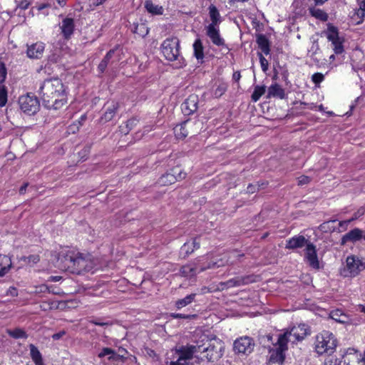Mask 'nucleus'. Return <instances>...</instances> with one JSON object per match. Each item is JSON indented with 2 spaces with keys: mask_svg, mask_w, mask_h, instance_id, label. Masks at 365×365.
I'll return each mask as SVG.
<instances>
[{
  "mask_svg": "<svg viewBox=\"0 0 365 365\" xmlns=\"http://www.w3.org/2000/svg\"><path fill=\"white\" fill-rule=\"evenodd\" d=\"M40 93L48 109L58 110L67 102L64 86L59 78L45 80L40 87Z\"/></svg>",
  "mask_w": 365,
  "mask_h": 365,
  "instance_id": "1",
  "label": "nucleus"
},
{
  "mask_svg": "<svg viewBox=\"0 0 365 365\" xmlns=\"http://www.w3.org/2000/svg\"><path fill=\"white\" fill-rule=\"evenodd\" d=\"M64 258L66 266L72 273L80 274L83 272H89L94 266L90 257L84 256L79 252L69 251Z\"/></svg>",
  "mask_w": 365,
  "mask_h": 365,
  "instance_id": "2",
  "label": "nucleus"
},
{
  "mask_svg": "<svg viewBox=\"0 0 365 365\" xmlns=\"http://www.w3.org/2000/svg\"><path fill=\"white\" fill-rule=\"evenodd\" d=\"M180 41L176 37L168 38L161 44V51L168 61H176V67L182 68L186 65L185 61L180 55Z\"/></svg>",
  "mask_w": 365,
  "mask_h": 365,
  "instance_id": "3",
  "label": "nucleus"
},
{
  "mask_svg": "<svg viewBox=\"0 0 365 365\" xmlns=\"http://www.w3.org/2000/svg\"><path fill=\"white\" fill-rule=\"evenodd\" d=\"M203 128L202 122L200 120H187L174 128L177 138L184 139L188 135H195Z\"/></svg>",
  "mask_w": 365,
  "mask_h": 365,
  "instance_id": "4",
  "label": "nucleus"
},
{
  "mask_svg": "<svg viewBox=\"0 0 365 365\" xmlns=\"http://www.w3.org/2000/svg\"><path fill=\"white\" fill-rule=\"evenodd\" d=\"M365 269V262L359 257L350 255L346 257V265L339 270L340 275L344 278H352Z\"/></svg>",
  "mask_w": 365,
  "mask_h": 365,
  "instance_id": "5",
  "label": "nucleus"
},
{
  "mask_svg": "<svg viewBox=\"0 0 365 365\" xmlns=\"http://www.w3.org/2000/svg\"><path fill=\"white\" fill-rule=\"evenodd\" d=\"M311 333L309 327L305 324L294 326L290 330L279 334L277 342H294L303 341Z\"/></svg>",
  "mask_w": 365,
  "mask_h": 365,
  "instance_id": "6",
  "label": "nucleus"
},
{
  "mask_svg": "<svg viewBox=\"0 0 365 365\" xmlns=\"http://www.w3.org/2000/svg\"><path fill=\"white\" fill-rule=\"evenodd\" d=\"M197 353L194 356L202 360L207 359L208 361L218 360L222 356V347L218 349L211 344H202L196 346Z\"/></svg>",
  "mask_w": 365,
  "mask_h": 365,
  "instance_id": "7",
  "label": "nucleus"
},
{
  "mask_svg": "<svg viewBox=\"0 0 365 365\" xmlns=\"http://www.w3.org/2000/svg\"><path fill=\"white\" fill-rule=\"evenodd\" d=\"M21 110L28 115L35 114L39 109V101L34 96H22L19 99Z\"/></svg>",
  "mask_w": 365,
  "mask_h": 365,
  "instance_id": "8",
  "label": "nucleus"
},
{
  "mask_svg": "<svg viewBox=\"0 0 365 365\" xmlns=\"http://www.w3.org/2000/svg\"><path fill=\"white\" fill-rule=\"evenodd\" d=\"M243 256L244 254H240L237 251H232L227 257L225 256L224 258H221L217 262H209L206 267H200L199 272H203L207 269L235 264L239 261L240 258Z\"/></svg>",
  "mask_w": 365,
  "mask_h": 365,
  "instance_id": "9",
  "label": "nucleus"
},
{
  "mask_svg": "<svg viewBox=\"0 0 365 365\" xmlns=\"http://www.w3.org/2000/svg\"><path fill=\"white\" fill-rule=\"evenodd\" d=\"M327 37L331 42L334 53L337 55L341 54L344 51L343 40L339 37L337 28L331 24H328Z\"/></svg>",
  "mask_w": 365,
  "mask_h": 365,
  "instance_id": "10",
  "label": "nucleus"
},
{
  "mask_svg": "<svg viewBox=\"0 0 365 365\" xmlns=\"http://www.w3.org/2000/svg\"><path fill=\"white\" fill-rule=\"evenodd\" d=\"M186 173L182 172L179 167L171 169L169 172L163 175L158 180V183L163 186H167L175 183L177 180L185 178Z\"/></svg>",
  "mask_w": 365,
  "mask_h": 365,
  "instance_id": "11",
  "label": "nucleus"
},
{
  "mask_svg": "<svg viewBox=\"0 0 365 365\" xmlns=\"http://www.w3.org/2000/svg\"><path fill=\"white\" fill-rule=\"evenodd\" d=\"M253 282L251 276L237 277L230 279L226 282H222L219 284L218 289L224 290L226 289L240 287L242 285L248 284Z\"/></svg>",
  "mask_w": 365,
  "mask_h": 365,
  "instance_id": "12",
  "label": "nucleus"
},
{
  "mask_svg": "<svg viewBox=\"0 0 365 365\" xmlns=\"http://www.w3.org/2000/svg\"><path fill=\"white\" fill-rule=\"evenodd\" d=\"M279 345L274 349L269 350V362L272 364H283L285 359V351L287 350V344H277Z\"/></svg>",
  "mask_w": 365,
  "mask_h": 365,
  "instance_id": "13",
  "label": "nucleus"
},
{
  "mask_svg": "<svg viewBox=\"0 0 365 365\" xmlns=\"http://www.w3.org/2000/svg\"><path fill=\"white\" fill-rule=\"evenodd\" d=\"M120 50L116 47L113 49L110 50L103 59L101 61L98 65V70L101 73H103L108 66V64L110 62H117L120 60Z\"/></svg>",
  "mask_w": 365,
  "mask_h": 365,
  "instance_id": "14",
  "label": "nucleus"
},
{
  "mask_svg": "<svg viewBox=\"0 0 365 365\" xmlns=\"http://www.w3.org/2000/svg\"><path fill=\"white\" fill-rule=\"evenodd\" d=\"M305 256L309 264L314 269H319V262L318 260L316 247L309 242L305 249Z\"/></svg>",
  "mask_w": 365,
  "mask_h": 365,
  "instance_id": "15",
  "label": "nucleus"
},
{
  "mask_svg": "<svg viewBox=\"0 0 365 365\" xmlns=\"http://www.w3.org/2000/svg\"><path fill=\"white\" fill-rule=\"evenodd\" d=\"M45 44L42 42H36L27 45L26 56L31 59H39L44 53Z\"/></svg>",
  "mask_w": 365,
  "mask_h": 365,
  "instance_id": "16",
  "label": "nucleus"
},
{
  "mask_svg": "<svg viewBox=\"0 0 365 365\" xmlns=\"http://www.w3.org/2000/svg\"><path fill=\"white\" fill-rule=\"evenodd\" d=\"M361 239L364 240L363 230L359 228H354L343 235L341 240V245H345L349 242L354 243Z\"/></svg>",
  "mask_w": 365,
  "mask_h": 365,
  "instance_id": "17",
  "label": "nucleus"
},
{
  "mask_svg": "<svg viewBox=\"0 0 365 365\" xmlns=\"http://www.w3.org/2000/svg\"><path fill=\"white\" fill-rule=\"evenodd\" d=\"M198 96L195 94L190 95L182 104V110L185 115H190L195 113L198 107Z\"/></svg>",
  "mask_w": 365,
  "mask_h": 365,
  "instance_id": "18",
  "label": "nucleus"
},
{
  "mask_svg": "<svg viewBox=\"0 0 365 365\" xmlns=\"http://www.w3.org/2000/svg\"><path fill=\"white\" fill-rule=\"evenodd\" d=\"M206 34L213 44L221 46L225 45V40L220 36V30L217 26L208 25L206 26Z\"/></svg>",
  "mask_w": 365,
  "mask_h": 365,
  "instance_id": "19",
  "label": "nucleus"
},
{
  "mask_svg": "<svg viewBox=\"0 0 365 365\" xmlns=\"http://www.w3.org/2000/svg\"><path fill=\"white\" fill-rule=\"evenodd\" d=\"M346 354L349 356L346 359H344V363L346 365H364V361L361 354L359 353L354 349H349Z\"/></svg>",
  "mask_w": 365,
  "mask_h": 365,
  "instance_id": "20",
  "label": "nucleus"
},
{
  "mask_svg": "<svg viewBox=\"0 0 365 365\" xmlns=\"http://www.w3.org/2000/svg\"><path fill=\"white\" fill-rule=\"evenodd\" d=\"M309 243V241L307 240L303 235H297L287 241L285 248L289 250H295L297 248L307 247V245Z\"/></svg>",
  "mask_w": 365,
  "mask_h": 365,
  "instance_id": "21",
  "label": "nucleus"
},
{
  "mask_svg": "<svg viewBox=\"0 0 365 365\" xmlns=\"http://www.w3.org/2000/svg\"><path fill=\"white\" fill-rule=\"evenodd\" d=\"M199 247L200 242L197 240V238H192L190 241L184 243L181 247L180 253L181 255L184 254V257H186L192 253L195 250H197Z\"/></svg>",
  "mask_w": 365,
  "mask_h": 365,
  "instance_id": "22",
  "label": "nucleus"
},
{
  "mask_svg": "<svg viewBox=\"0 0 365 365\" xmlns=\"http://www.w3.org/2000/svg\"><path fill=\"white\" fill-rule=\"evenodd\" d=\"M74 21L72 18H66L62 21L61 29L65 38H69L74 31Z\"/></svg>",
  "mask_w": 365,
  "mask_h": 365,
  "instance_id": "23",
  "label": "nucleus"
},
{
  "mask_svg": "<svg viewBox=\"0 0 365 365\" xmlns=\"http://www.w3.org/2000/svg\"><path fill=\"white\" fill-rule=\"evenodd\" d=\"M316 344L315 350L319 355H331L336 350V344Z\"/></svg>",
  "mask_w": 365,
  "mask_h": 365,
  "instance_id": "24",
  "label": "nucleus"
},
{
  "mask_svg": "<svg viewBox=\"0 0 365 365\" xmlns=\"http://www.w3.org/2000/svg\"><path fill=\"white\" fill-rule=\"evenodd\" d=\"M131 31L135 34L138 37L143 38L145 37L149 32V29L146 24L140 21V22L133 23L130 26Z\"/></svg>",
  "mask_w": 365,
  "mask_h": 365,
  "instance_id": "25",
  "label": "nucleus"
},
{
  "mask_svg": "<svg viewBox=\"0 0 365 365\" xmlns=\"http://www.w3.org/2000/svg\"><path fill=\"white\" fill-rule=\"evenodd\" d=\"M267 97L268 98L274 97L283 99L285 98V92L281 86L277 83H274L269 87Z\"/></svg>",
  "mask_w": 365,
  "mask_h": 365,
  "instance_id": "26",
  "label": "nucleus"
},
{
  "mask_svg": "<svg viewBox=\"0 0 365 365\" xmlns=\"http://www.w3.org/2000/svg\"><path fill=\"white\" fill-rule=\"evenodd\" d=\"M255 344H233V350L237 354L248 355L253 351Z\"/></svg>",
  "mask_w": 365,
  "mask_h": 365,
  "instance_id": "27",
  "label": "nucleus"
},
{
  "mask_svg": "<svg viewBox=\"0 0 365 365\" xmlns=\"http://www.w3.org/2000/svg\"><path fill=\"white\" fill-rule=\"evenodd\" d=\"M256 41L262 52L265 55H268L270 52V46L268 38L264 34H258Z\"/></svg>",
  "mask_w": 365,
  "mask_h": 365,
  "instance_id": "28",
  "label": "nucleus"
},
{
  "mask_svg": "<svg viewBox=\"0 0 365 365\" xmlns=\"http://www.w3.org/2000/svg\"><path fill=\"white\" fill-rule=\"evenodd\" d=\"M209 15L211 20V23L209 25L213 26H217L221 22V16L217 7L211 4L209 8Z\"/></svg>",
  "mask_w": 365,
  "mask_h": 365,
  "instance_id": "29",
  "label": "nucleus"
},
{
  "mask_svg": "<svg viewBox=\"0 0 365 365\" xmlns=\"http://www.w3.org/2000/svg\"><path fill=\"white\" fill-rule=\"evenodd\" d=\"M118 109V103L116 102H112L106 108V110L101 119L105 122H108L113 119L117 110Z\"/></svg>",
  "mask_w": 365,
  "mask_h": 365,
  "instance_id": "30",
  "label": "nucleus"
},
{
  "mask_svg": "<svg viewBox=\"0 0 365 365\" xmlns=\"http://www.w3.org/2000/svg\"><path fill=\"white\" fill-rule=\"evenodd\" d=\"M12 265L11 259L6 255H0V277L6 274Z\"/></svg>",
  "mask_w": 365,
  "mask_h": 365,
  "instance_id": "31",
  "label": "nucleus"
},
{
  "mask_svg": "<svg viewBox=\"0 0 365 365\" xmlns=\"http://www.w3.org/2000/svg\"><path fill=\"white\" fill-rule=\"evenodd\" d=\"M115 321L110 319L108 317H92L89 320V323L100 326L106 329L114 324Z\"/></svg>",
  "mask_w": 365,
  "mask_h": 365,
  "instance_id": "32",
  "label": "nucleus"
},
{
  "mask_svg": "<svg viewBox=\"0 0 365 365\" xmlns=\"http://www.w3.org/2000/svg\"><path fill=\"white\" fill-rule=\"evenodd\" d=\"M30 354L36 365H43L41 354L33 344H30Z\"/></svg>",
  "mask_w": 365,
  "mask_h": 365,
  "instance_id": "33",
  "label": "nucleus"
},
{
  "mask_svg": "<svg viewBox=\"0 0 365 365\" xmlns=\"http://www.w3.org/2000/svg\"><path fill=\"white\" fill-rule=\"evenodd\" d=\"M309 12L312 16L319 19L322 21H327L328 20V14L320 9H317L315 7H310L309 9Z\"/></svg>",
  "mask_w": 365,
  "mask_h": 365,
  "instance_id": "34",
  "label": "nucleus"
},
{
  "mask_svg": "<svg viewBox=\"0 0 365 365\" xmlns=\"http://www.w3.org/2000/svg\"><path fill=\"white\" fill-rule=\"evenodd\" d=\"M199 268L200 267L197 266L186 264L180 268V272L182 276L191 277L196 275L197 271H199Z\"/></svg>",
  "mask_w": 365,
  "mask_h": 365,
  "instance_id": "35",
  "label": "nucleus"
},
{
  "mask_svg": "<svg viewBox=\"0 0 365 365\" xmlns=\"http://www.w3.org/2000/svg\"><path fill=\"white\" fill-rule=\"evenodd\" d=\"M193 50H194V56L199 61L204 58V48L202 46V43L200 38H197L195 41L193 43Z\"/></svg>",
  "mask_w": 365,
  "mask_h": 365,
  "instance_id": "36",
  "label": "nucleus"
},
{
  "mask_svg": "<svg viewBox=\"0 0 365 365\" xmlns=\"http://www.w3.org/2000/svg\"><path fill=\"white\" fill-rule=\"evenodd\" d=\"M336 339L334 335L329 331L324 330L317 336V341L318 342H335Z\"/></svg>",
  "mask_w": 365,
  "mask_h": 365,
  "instance_id": "37",
  "label": "nucleus"
},
{
  "mask_svg": "<svg viewBox=\"0 0 365 365\" xmlns=\"http://www.w3.org/2000/svg\"><path fill=\"white\" fill-rule=\"evenodd\" d=\"M145 7L152 14L160 15L163 12L162 6L154 4L151 1H145Z\"/></svg>",
  "mask_w": 365,
  "mask_h": 365,
  "instance_id": "38",
  "label": "nucleus"
},
{
  "mask_svg": "<svg viewBox=\"0 0 365 365\" xmlns=\"http://www.w3.org/2000/svg\"><path fill=\"white\" fill-rule=\"evenodd\" d=\"M196 294H190L186 296L185 298L178 300L175 302V306L178 309H181L188 304H190L192 302L195 300Z\"/></svg>",
  "mask_w": 365,
  "mask_h": 365,
  "instance_id": "39",
  "label": "nucleus"
},
{
  "mask_svg": "<svg viewBox=\"0 0 365 365\" xmlns=\"http://www.w3.org/2000/svg\"><path fill=\"white\" fill-rule=\"evenodd\" d=\"M7 333L10 336L15 339H26L27 338L26 333L23 329L19 328H16L14 329H9L7 330Z\"/></svg>",
  "mask_w": 365,
  "mask_h": 365,
  "instance_id": "40",
  "label": "nucleus"
},
{
  "mask_svg": "<svg viewBox=\"0 0 365 365\" xmlns=\"http://www.w3.org/2000/svg\"><path fill=\"white\" fill-rule=\"evenodd\" d=\"M266 91V86H256L255 87L254 91L252 94V100L254 102H257L259 101L260 97L264 94Z\"/></svg>",
  "mask_w": 365,
  "mask_h": 365,
  "instance_id": "41",
  "label": "nucleus"
},
{
  "mask_svg": "<svg viewBox=\"0 0 365 365\" xmlns=\"http://www.w3.org/2000/svg\"><path fill=\"white\" fill-rule=\"evenodd\" d=\"M331 317L336 322L345 323L347 319L346 315L343 314L340 310H335L331 312Z\"/></svg>",
  "mask_w": 365,
  "mask_h": 365,
  "instance_id": "42",
  "label": "nucleus"
},
{
  "mask_svg": "<svg viewBox=\"0 0 365 365\" xmlns=\"http://www.w3.org/2000/svg\"><path fill=\"white\" fill-rule=\"evenodd\" d=\"M106 356H108V359H115L116 356H118V355L115 354L114 351L110 348H104L99 354L98 357L102 358Z\"/></svg>",
  "mask_w": 365,
  "mask_h": 365,
  "instance_id": "43",
  "label": "nucleus"
},
{
  "mask_svg": "<svg viewBox=\"0 0 365 365\" xmlns=\"http://www.w3.org/2000/svg\"><path fill=\"white\" fill-rule=\"evenodd\" d=\"M7 102V89L4 85L0 84V107H3Z\"/></svg>",
  "mask_w": 365,
  "mask_h": 365,
  "instance_id": "44",
  "label": "nucleus"
},
{
  "mask_svg": "<svg viewBox=\"0 0 365 365\" xmlns=\"http://www.w3.org/2000/svg\"><path fill=\"white\" fill-rule=\"evenodd\" d=\"M21 260H22L25 264H36L39 261L38 255H30L29 257H21Z\"/></svg>",
  "mask_w": 365,
  "mask_h": 365,
  "instance_id": "45",
  "label": "nucleus"
},
{
  "mask_svg": "<svg viewBox=\"0 0 365 365\" xmlns=\"http://www.w3.org/2000/svg\"><path fill=\"white\" fill-rule=\"evenodd\" d=\"M324 79V76L321 73H315L312 76V81L316 86L319 85L321 82H322Z\"/></svg>",
  "mask_w": 365,
  "mask_h": 365,
  "instance_id": "46",
  "label": "nucleus"
},
{
  "mask_svg": "<svg viewBox=\"0 0 365 365\" xmlns=\"http://www.w3.org/2000/svg\"><path fill=\"white\" fill-rule=\"evenodd\" d=\"M216 339V336L212 334H210V333H207V334H203L201 336H200V342H208V341H211L212 340H215Z\"/></svg>",
  "mask_w": 365,
  "mask_h": 365,
  "instance_id": "47",
  "label": "nucleus"
},
{
  "mask_svg": "<svg viewBox=\"0 0 365 365\" xmlns=\"http://www.w3.org/2000/svg\"><path fill=\"white\" fill-rule=\"evenodd\" d=\"M259 62L261 64V67L263 71H267L268 69V61L263 56V55L261 53H258Z\"/></svg>",
  "mask_w": 365,
  "mask_h": 365,
  "instance_id": "48",
  "label": "nucleus"
},
{
  "mask_svg": "<svg viewBox=\"0 0 365 365\" xmlns=\"http://www.w3.org/2000/svg\"><path fill=\"white\" fill-rule=\"evenodd\" d=\"M6 69L4 63L0 64V84H1L6 79Z\"/></svg>",
  "mask_w": 365,
  "mask_h": 365,
  "instance_id": "49",
  "label": "nucleus"
},
{
  "mask_svg": "<svg viewBox=\"0 0 365 365\" xmlns=\"http://www.w3.org/2000/svg\"><path fill=\"white\" fill-rule=\"evenodd\" d=\"M364 212H365V208L361 207L356 212H355L354 213L352 217L349 220H351V222H352L355 220H357L359 217L362 216L364 214Z\"/></svg>",
  "mask_w": 365,
  "mask_h": 365,
  "instance_id": "50",
  "label": "nucleus"
},
{
  "mask_svg": "<svg viewBox=\"0 0 365 365\" xmlns=\"http://www.w3.org/2000/svg\"><path fill=\"white\" fill-rule=\"evenodd\" d=\"M356 14L361 19H363L365 16V0L361 1L359 3V9L358 10Z\"/></svg>",
  "mask_w": 365,
  "mask_h": 365,
  "instance_id": "51",
  "label": "nucleus"
},
{
  "mask_svg": "<svg viewBox=\"0 0 365 365\" xmlns=\"http://www.w3.org/2000/svg\"><path fill=\"white\" fill-rule=\"evenodd\" d=\"M311 181V178L306 175H302L299 178H298V185H304Z\"/></svg>",
  "mask_w": 365,
  "mask_h": 365,
  "instance_id": "52",
  "label": "nucleus"
},
{
  "mask_svg": "<svg viewBox=\"0 0 365 365\" xmlns=\"http://www.w3.org/2000/svg\"><path fill=\"white\" fill-rule=\"evenodd\" d=\"M351 222L350 220L340 221L339 222V232H344L346 230L348 225Z\"/></svg>",
  "mask_w": 365,
  "mask_h": 365,
  "instance_id": "53",
  "label": "nucleus"
},
{
  "mask_svg": "<svg viewBox=\"0 0 365 365\" xmlns=\"http://www.w3.org/2000/svg\"><path fill=\"white\" fill-rule=\"evenodd\" d=\"M171 316H172V317H173L175 319H178V318H180V319H191V318H195V314L189 315V314H176V313L172 314Z\"/></svg>",
  "mask_w": 365,
  "mask_h": 365,
  "instance_id": "54",
  "label": "nucleus"
},
{
  "mask_svg": "<svg viewBox=\"0 0 365 365\" xmlns=\"http://www.w3.org/2000/svg\"><path fill=\"white\" fill-rule=\"evenodd\" d=\"M135 121H136L135 119L128 120L126 122V130H123L122 132H123L125 134L128 133L129 130H130L132 128L133 125L135 124Z\"/></svg>",
  "mask_w": 365,
  "mask_h": 365,
  "instance_id": "55",
  "label": "nucleus"
},
{
  "mask_svg": "<svg viewBox=\"0 0 365 365\" xmlns=\"http://www.w3.org/2000/svg\"><path fill=\"white\" fill-rule=\"evenodd\" d=\"M66 334V331H60L58 333H56V334H53L51 336L52 339L53 341H57V340H60V339H63V336H64Z\"/></svg>",
  "mask_w": 365,
  "mask_h": 365,
  "instance_id": "56",
  "label": "nucleus"
},
{
  "mask_svg": "<svg viewBox=\"0 0 365 365\" xmlns=\"http://www.w3.org/2000/svg\"><path fill=\"white\" fill-rule=\"evenodd\" d=\"M258 190H259L258 185L250 184L247 188V192H249V193H254V192H257Z\"/></svg>",
  "mask_w": 365,
  "mask_h": 365,
  "instance_id": "57",
  "label": "nucleus"
},
{
  "mask_svg": "<svg viewBox=\"0 0 365 365\" xmlns=\"http://www.w3.org/2000/svg\"><path fill=\"white\" fill-rule=\"evenodd\" d=\"M225 91H226V88L224 86H219L215 90V95L221 96L225 93Z\"/></svg>",
  "mask_w": 365,
  "mask_h": 365,
  "instance_id": "58",
  "label": "nucleus"
},
{
  "mask_svg": "<svg viewBox=\"0 0 365 365\" xmlns=\"http://www.w3.org/2000/svg\"><path fill=\"white\" fill-rule=\"evenodd\" d=\"M8 294L12 297H16L18 295V291L15 287H10L8 290Z\"/></svg>",
  "mask_w": 365,
  "mask_h": 365,
  "instance_id": "59",
  "label": "nucleus"
},
{
  "mask_svg": "<svg viewBox=\"0 0 365 365\" xmlns=\"http://www.w3.org/2000/svg\"><path fill=\"white\" fill-rule=\"evenodd\" d=\"M240 78H241V75L239 71L235 72L232 75V79L236 82H238L240 81Z\"/></svg>",
  "mask_w": 365,
  "mask_h": 365,
  "instance_id": "60",
  "label": "nucleus"
},
{
  "mask_svg": "<svg viewBox=\"0 0 365 365\" xmlns=\"http://www.w3.org/2000/svg\"><path fill=\"white\" fill-rule=\"evenodd\" d=\"M29 184L28 183H24L19 189V193L21 195H23L26 192V187H28Z\"/></svg>",
  "mask_w": 365,
  "mask_h": 365,
  "instance_id": "61",
  "label": "nucleus"
},
{
  "mask_svg": "<svg viewBox=\"0 0 365 365\" xmlns=\"http://www.w3.org/2000/svg\"><path fill=\"white\" fill-rule=\"evenodd\" d=\"M56 1L60 7H64L66 4L67 0H56Z\"/></svg>",
  "mask_w": 365,
  "mask_h": 365,
  "instance_id": "62",
  "label": "nucleus"
},
{
  "mask_svg": "<svg viewBox=\"0 0 365 365\" xmlns=\"http://www.w3.org/2000/svg\"><path fill=\"white\" fill-rule=\"evenodd\" d=\"M315 3V6L323 5L328 0H314Z\"/></svg>",
  "mask_w": 365,
  "mask_h": 365,
  "instance_id": "63",
  "label": "nucleus"
},
{
  "mask_svg": "<svg viewBox=\"0 0 365 365\" xmlns=\"http://www.w3.org/2000/svg\"><path fill=\"white\" fill-rule=\"evenodd\" d=\"M51 6L50 4L47 3V4H41L38 6V10H42L45 8H47V7H49Z\"/></svg>",
  "mask_w": 365,
  "mask_h": 365,
  "instance_id": "64",
  "label": "nucleus"
}]
</instances>
